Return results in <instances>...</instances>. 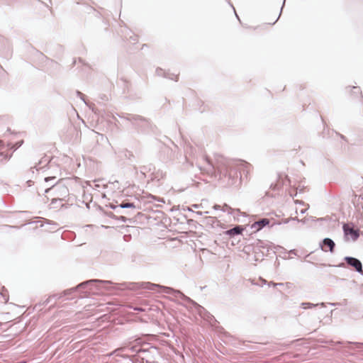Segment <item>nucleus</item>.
<instances>
[{
  "mask_svg": "<svg viewBox=\"0 0 363 363\" xmlns=\"http://www.w3.org/2000/svg\"><path fill=\"white\" fill-rule=\"evenodd\" d=\"M345 261L349 265L353 267L357 272H362V263L359 259L354 257H345Z\"/></svg>",
  "mask_w": 363,
  "mask_h": 363,
  "instance_id": "f03ea898",
  "label": "nucleus"
},
{
  "mask_svg": "<svg viewBox=\"0 0 363 363\" xmlns=\"http://www.w3.org/2000/svg\"><path fill=\"white\" fill-rule=\"evenodd\" d=\"M121 208H133L134 205L130 203H121Z\"/></svg>",
  "mask_w": 363,
  "mask_h": 363,
  "instance_id": "6e6552de",
  "label": "nucleus"
},
{
  "mask_svg": "<svg viewBox=\"0 0 363 363\" xmlns=\"http://www.w3.org/2000/svg\"><path fill=\"white\" fill-rule=\"evenodd\" d=\"M243 230H244V228H242V226H236L232 229L228 230L227 231V234L230 236H233L235 235L241 234Z\"/></svg>",
  "mask_w": 363,
  "mask_h": 363,
  "instance_id": "423d86ee",
  "label": "nucleus"
},
{
  "mask_svg": "<svg viewBox=\"0 0 363 363\" xmlns=\"http://www.w3.org/2000/svg\"><path fill=\"white\" fill-rule=\"evenodd\" d=\"M206 162L213 166L212 176L218 177V179H222L229 172V168L223 157L220 158V161L218 162L216 167L213 165L208 158L206 159Z\"/></svg>",
  "mask_w": 363,
  "mask_h": 363,
  "instance_id": "f257e3e1",
  "label": "nucleus"
},
{
  "mask_svg": "<svg viewBox=\"0 0 363 363\" xmlns=\"http://www.w3.org/2000/svg\"><path fill=\"white\" fill-rule=\"evenodd\" d=\"M57 177H47L46 181L48 182L49 180L56 179Z\"/></svg>",
  "mask_w": 363,
  "mask_h": 363,
  "instance_id": "1a4fd4ad",
  "label": "nucleus"
},
{
  "mask_svg": "<svg viewBox=\"0 0 363 363\" xmlns=\"http://www.w3.org/2000/svg\"><path fill=\"white\" fill-rule=\"evenodd\" d=\"M347 91L350 94H361L360 88L358 86L348 87Z\"/></svg>",
  "mask_w": 363,
  "mask_h": 363,
  "instance_id": "0eeeda50",
  "label": "nucleus"
},
{
  "mask_svg": "<svg viewBox=\"0 0 363 363\" xmlns=\"http://www.w3.org/2000/svg\"><path fill=\"white\" fill-rule=\"evenodd\" d=\"M269 224V220L267 218L261 219L257 222H255L252 225V228L255 231H258L261 230L263 227L268 225Z\"/></svg>",
  "mask_w": 363,
  "mask_h": 363,
  "instance_id": "39448f33",
  "label": "nucleus"
},
{
  "mask_svg": "<svg viewBox=\"0 0 363 363\" xmlns=\"http://www.w3.org/2000/svg\"><path fill=\"white\" fill-rule=\"evenodd\" d=\"M335 247V242L330 238H325L323 241L321 248L325 252H333Z\"/></svg>",
  "mask_w": 363,
  "mask_h": 363,
  "instance_id": "7ed1b4c3",
  "label": "nucleus"
},
{
  "mask_svg": "<svg viewBox=\"0 0 363 363\" xmlns=\"http://www.w3.org/2000/svg\"><path fill=\"white\" fill-rule=\"evenodd\" d=\"M343 230L345 235H350L354 240L359 237L358 231L354 230L350 224H345L343 225Z\"/></svg>",
  "mask_w": 363,
  "mask_h": 363,
  "instance_id": "20e7f679",
  "label": "nucleus"
},
{
  "mask_svg": "<svg viewBox=\"0 0 363 363\" xmlns=\"http://www.w3.org/2000/svg\"><path fill=\"white\" fill-rule=\"evenodd\" d=\"M135 310H136V311H142V309H140V308H135Z\"/></svg>",
  "mask_w": 363,
  "mask_h": 363,
  "instance_id": "9d476101",
  "label": "nucleus"
}]
</instances>
